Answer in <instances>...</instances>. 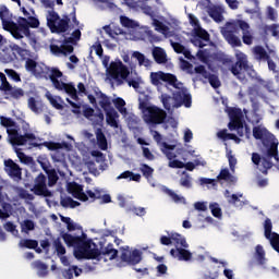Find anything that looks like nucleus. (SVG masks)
Wrapping results in <instances>:
<instances>
[{"label": "nucleus", "mask_w": 279, "mask_h": 279, "mask_svg": "<svg viewBox=\"0 0 279 279\" xmlns=\"http://www.w3.org/2000/svg\"><path fill=\"white\" fill-rule=\"evenodd\" d=\"M229 130H236L239 136H243V122H241L239 119H233L229 123Z\"/></svg>", "instance_id": "46"}, {"label": "nucleus", "mask_w": 279, "mask_h": 279, "mask_svg": "<svg viewBox=\"0 0 279 279\" xmlns=\"http://www.w3.org/2000/svg\"><path fill=\"white\" fill-rule=\"evenodd\" d=\"M196 58L204 64H208V61L210 60V50L208 49L198 50L196 53Z\"/></svg>", "instance_id": "47"}, {"label": "nucleus", "mask_w": 279, "mask_h": 279, "mask_svg": "<svg viewBox=\"0 0 279 279\" xmlns=\"http://www.w3.org/2000/svg\"><path fill=\"white\" fill-rule=\"evenodd\" d=\"M153 25L156 32L162 34L166 38H171V36H174L175 29H178V22L173 19L167 20L161 17L160 20H153Z\"/></svg>", "instance_id": "14"}, {"label": "nucleus", "mask_w": 279, "mask_h": 279, "mask_svg": "<svg viewBox=\"0 0 279 279\" xmlns=\"http://www.w3.org/2000/svg\"><path fill=\"white\" fill-rule=\"evenodd\" d=\"M10 19H11L10 9H8V7L5 5H2L0 8V20L2 22L4 29L10 32V34L12 35V23H15V22L10 21Z\"/></svg>", "instance_id": "26"}, {"label": "nucleus", "mask_w": 279, "mask_h": 279, "mask_svg": "<svg viewBox=\"0 0 279 279\" xmlns=\"http://www.w3.org/2000/svg\"><path fill=\"white\" fill-rule=\"evenodd\" d=\"M25 69L36 77H45V80H51V73H53V68H49L44 63H38L34 59L26 60Z\"/></svg>", "instance_id": "13"}, {"label": "nucleus", "mask_w": 279, "mask_h": 279, "mask_svg": "<svg viewBox=\"0 0 279 279\" xmlns=\"http://www.w3.org/2000/svg\"><path fill=\"white\" fill-rule=\"evenodd\" d=\"M22 132L23 134L19 133V126L7 130V134L11 145L16 147H23V145H27V143H33V141H36V134L32 132L29 123L25 121L22 122Z\"/></svg>", "instance_id": "5"}, {"label": "nucleus", "mask_w": 279, "mask_h": 279, "mask_svg": "<svg viewBox=\"0 0 279 279\" xmlns=\"http://www.w3.org/2000/svg\"><path fill=\"white\" fill-rule=\"evenodd\" d=\"M264 36H274L275 38H279V25H266L263 28Z\"/></svg>", "instance_id": "37"}, {"label": "nucleus", "mask_w": 279, "mask_h": 279, "mask_svg": "<svg viewBox=\"0 0 279 279\" xmlns=\"http://www.w3.org/2000/svg\"><path fill=\"white\" fill-rule=\"evenodd\" d=\"M21 228H22V232H25L27 234L28 232H32V230H35L36 225L34 223L33 220L26 219L21 225Z\"/></svg>", "instance_id": "55"}, {"label": "nucleus", "mask_w": 279, "mask_h": 279, "mask_svg": "<svg viewBox=\"0 0 279 279\" xmlns=\"http://www.w3.org/2000/svg\"><path fill=\"white\" fill-rule=\"evenodd\" d=\"M4 167H5V172L10 178L13 180H22L23 178V171L21 169V166H19L14 160L8 159L4 160Z\"/></svg>", "instance_id": "23"}, {"label": "nucleus", "mask_w": 279, "mask_h": 279, "mask_svg": "<svg viewBox=\"0 0 279 279\" xmlns=\"http://www.w3.org/2000/svg\"><path fill=\"white\" fill-rule=\"evenodd\" d=\"M107 75L116 82L117 86H123L124 82L130 77V68L123 64L122 60L118 59L111 61L107 69Z\"/></svg>", "instance_id": "9"}, {"label": "nucleus", "mask_w": 279, "mask_h": 279, "mask_svg": "<svg viewBox=\"0 0 279 279\" xmlns=\"http://www.w3.org/2000/svg\"><path fill=\"white\" fill-rule=\"evenodd\" d=\"M271 158H275V160L279 162L278 143L276 142L272 144V146L267 147L263 158L257 153L252 154L253 165H256V167H263V168H259V170L262 171V173H265V174H267L268 169H271L274 167V162H271Z\"/></svg>", "instance_id": "6"}, {"label": "nucleus", "mask_w": 279, "mask_h": 279, "mask_svg": "<svg viewBox=\"0 0 279 279\" xmlns=\"http://www.w3.org/2000/svg\"><path fill=\"white\" fill-rule=\"evenodd\" d=\"M170 45L175 51V53H183V56L187 58V60H191L193 58V56L191 54V51L186 50V48H184L182 44L178 41H173V39H170Z\"/></svg>", "instance_id": "31"}, {"label": "nucleus", "mask_w": 279, "mask_h": 279, "mask_svg": "<svg viewBox=\"0 0 279 279\" xmlns=\"http://www.w3.org/2000/svg\"><path fill=\"white\" fill-rule=\"evenodd\" d=\"M150 82L154 86H161L162 82H165L177 90L174 92V94L182 95V97H191V94H189V89L184 86V83L178 80V76H175V74L165 73L162 71L151 72Z\"/></svg>", "instance_id": "4"}, {"label": "nucleus", "mask_w": 279, "mask_h": 279, "mask_svg": "<svg viewBox=\"0 0 279 279\" xmlns=\"http://www.w3.org/2000/svg\"><path fill=\"white\" fill-rule=\"evenodd\" d=\"M120 23L122 27H126L128 29H136L140 26L138 22L131 20L125 15L120 16Z\"/></svg>", "instance_id": "40"}, {"label": "nucleus", "mask_w": 279, "mask_h": 279, "mask_svg": "<svg viewBox=\"0 0 279 279\" xmlns=\"http://www.w3.org/2000/svg\"><path fill=\"white\" fill-rule=\"evenodd\" d=\"M99 106L102 108L105 112L113 109L112 102H110V98L104 93L100 94Z\"/></svg>", "instance_id": "45"}, {"label": "nucleus", "mask_w": 279, "mask_h": 279, "mask_svg": "<svg viewBox=\"0 0 279 279\" xmlns=\"http://www.w3.org/2000/svg\"><path fill=\"white\" fill-rule=\"evenodd\" d=\"M68 191L75 197V199H80V202H88V195L84 193V185L72 182L68 186Z\"/></svg>", "instance_id": "24"}, {"label": "nucleus", "mask_w": 279, "mask_h": 279, "mask_svg": "<svg viewBox=\"0 0 279 279\" xmlns=\"http://www.w3.org/2000/svg\"><path fill=\"white\" fill-rule=\"evenodd\" d=\"M19 247L25 250H36L38 247V241L33 239H22L19 242Z\"/></svg>", "instance_id": "39"}, {"label": "nucleus", "mask_w": 279, "mask_h": 279, "mask_svg": "<svg viewBox=\"0 0 279 279\" xmlns=\"http://www.w3.org/2000/svg\"><path fill=\"white\" fill-rule=\"evenodd\" d=\"M41 145L47 147L49 151H58V149H62V144L58 142H44Z\"/></svg>", "instance_id": "60"}, {"label": "nucleus", "mask_w": 279, "mask_h": 279, "mask_svg": "<svg viewBox=\"0 0 279 279\" xmlns=\"http://www.w3.org/2000/svg\"><path fill=\"white\" fill-rule=\"evenodd\" d=\"M96 141L99 149H102V151L108 149V140L106 138V134H104L101 129H97L96 131Z\"/></svg>", "instance_id": "32"}, {"label": "nucleus", "mask_w": 279, "mask_h": 279, "mask_svg": "<svg viewBox=\"0 0 279 279\" xmlns=\"http://www.w3.org/2000/svg\"><path fill=\"white\" fill-rule=\"evenodd\" d=\"M62 71L58 68H52V72L50 74V82L52 83V86L57 90H64L66 95L71 97V99H74V101H77L80 97L77 96V89L75 88V85L73 83H64L60 81V77H62Z\"/></svg>", "instance_id": "10"}, {"label": "nucleus", "mask_w": 279, "mask_h": 279, "mask_svg": "<svg viewBox=\"0 0 279 279\" xmlns=\"http://www.w3.org/2000/svg\"><path fill=\"white\" fill-rule=\"evenodd\" d=\"M120 258L122 263H126V265H138L141 263V251L135 248V250H130V246H122L120 247Z\"/></svg>", "instance_id": "20"}, {"label": "nucleus", "mask_w": 279, "mask_h": 279, "mask_svg": "<svg viewBox=\"0 0 279 279\" xmlns=\"http://www.w3.org/2000/svg\"><path fill=\"white\" fill-rule=\"evenodd\" d=\"M27 104L29 110H32V112H34L35 114H40V112H43V107H40V102H38L36 98L29 97Z\"/></svg>", "instance_id": "43"}, {"label": "nucleus", "mask_w": 279, "mask_h": 279, "mask_svg": "<svg viewBox=\"0 0 279 279\" xmlns=\"http://www.w3.org/2000/svg\"><path fill=\"white\" fill-rule=\"evenodd\" d=\"M151 136L162 154L167 156L168 160H173V158H177V155L173 151L180 145L178 141H172L171 144H167V142H162V135L158 131H151Z\"/></svg>", "instance_id": "15"}, {"label": "nucleus", "mask_w": 279, "mask_h": 279, "mask_svg": "<svg viewBox=\"0 0 279 279\" xmlns=\"http://www.w3.org/2000/svg\"><path fill=\"white\" fill-rule=\"evenodd\" d=\"M141 171H142L144 178H146V180H148V182H151V178L154 175L153 168L147 165H142Z\"/></svg>", "instance_id": "56"}, {"label": "nucleus", "mask_w": 279, "mask_h": 279, "mask_svg": "<svg viewBox=\"0 0 279 279\" xmlns=\"http://www.w3.org/2000/svg\"><path fill=\"white\" fill-rule=\"evenodd\" d=\"M102 256L109 260H114V258L119 256V251L114 248L112 243H109L105 248L100 251V258Z\"/></svg>", "instance_id": "28"}, {"label": "nucleus", "mask_w": 279, "mask_h": 279, "mask_svg": "<svg viewBox=\"0 0 279 279\" xmlns=\"http://www.w3.org/2000/svg\"><path fill=\"white\" fill-rule=\"evenodd\" d=\"M29 27L36 29L40 27V21L36 16L19 17L17 23H11L12 36L16 40H22L23 34H29Z\"/></svg>", "instance_id": "8"}, {"label": "nucleus", "mask_w": 279, "mask_h": 279, "mask_svg": "<svg viewBox=\"0 0 279 279\" xmlns=\"http://www.w3.org/2000/svg\"><path fill=\"white\" fill-rule=\"evenodd\" d=\"M61 236H62L65 245H68V247H75V250H81L82 245L86 241L85 233H83L82 236H75V235H72L71 233H62Z\"/></svg>", "instance_id": "22"}, {"label": "nucleus", "mask_w": 279, "mask_h": 279, "mask_svg": "<svg viewBox=\"0 0 279 279\" xmlns=\"http://www.w3.org/2000/svg\"><path fill=\"white\" fill-rule=\"evenodd\" d=\"M4 73L10 80H13V82H21V74L16 72V70L5 69Z\"/></svg>", "instance_id": "59"}, {"label": "nucleus", "mask_w": 279, "mask_h": 279, "mask_svg": "<svg viewBox=\"0 0 279 279\" xmlns=\"http://www.w3.org/2000/svg\"><path fill=\"white\" fill-rule=\"evenodd\" d=\"M171 241L175 246V248L170 251L171 257L178 258V260H191L193 255L186 250V247H189L186 240L179 233H172Z\"/></svg>", "instance_id": "11"}, {"label": "nucleus", "mask_w": 279, "mask_h": 279, "mask_svg": "<svg viewBox=\"0 0 279 279\" xmlns=\"http://www.w3.org/2000/svg\"><path fill=\"white\" fill-rule=\"evenodd\" d=\"M208 14L216 23H221L223 21V9L220 7H211L208 10Z\"/></svg>", "instance_id": "33"}, {"label": "nucleus", "mask_w": 279, "mask_h": 279, "mask_svg": "<svg viewBox=\"0 0 279 279\" xmlns=\"http://www.w3.org/2000/svg\"><path fill=\"white\" fill-rule=\"evenodd\" d=\"M210 41V34L206 32L204 28H197L194 29V35L191 38L192 45L194 47H199V49H203V47H206L207 43Z\"/></svg>", "instance_id": "21"}, {"label": "nucleus", "mask_w": 279, "mask_h": 279, "mask_svg": "<svg viewBox=\"0 0 279 279\" xmlns=\"http://www.w3.org/2000/svg\"><path fill=\"white\" fill-rule=\"evenodd\" d=\"M263 226H264L265 239H267V241H269L274 251L279 253V234L271 231V230H274V223L271 222V219L266 218Z\"/></svg>", "instance_id": "19"}, {"label": "nucleus", "mask_w": 279, "mask_h": 279, "mask_svg": "<svg viewBox=\"0 0 279 279\" xmlns=\"http://www.w3.org/2000/svg\"><path fill=\"white\" fill-rule=\"evenodd\" d=\"M73 46L71 41H66V38L63 40V44L61 45V54L68 56V53H73Z\"/></svg>", "instance_id": "58"}, {"label": "nucleus", "mask_w": 279, "mask_h": 279, "mask_svg": "<svg viewBox=\"0 0 279 279\" xmlns=\"http://www.w3.org/2000/svg\"><path fill=\"white\" fill-rule=\"evenodd\" d=\"M0 125L7 128V130H14V128H17L16 122L12 118L5 116H0Z\"/></svg>", "instance_id": "44"}, {"label": "nucleus", "mask_w": 279, "mask_h": 279, "mask_svg": "<svg viewBox=\"0 0 279 279\" xmlns=\"http://www.w3.org/2000/svg\"><path fill=\"white\" fill-rule=\"evenodd\" d=\"M31 191L34 193V195L39 197H53V193L47 189V177H45L43 173H39L35 178V184Z\"/></svg>", "instance_id": "18"}, {"label": "nucleus", "mask_w": 279, "mask_h": 279, "mask_svg": "<svg viewBox=\"0 0 279 279\" xmlns=\"http://www.w3.org/2000/svg\"><path fill=\"white\" fill-rule=\"evenodd\" d=\"M218 182H228L234 184L236 182V177H234V172L228 168H221L219 174L217 175Z\"/></svg>", "instance_id": "27"}, {"label": "nucleus", "mask_w": 279, "mask_h": 279, "mask_svg": "<svg viewBox=\"0 0 279 279\" xmlns=\"http://www.w3.org/2000/svg\"><path fill=\"white\" fill-rule=\"evenodd\" d=\"M142 113L145 123H150L153 125H160V123H165V119H167V111L156 106L143 108Z\"/></svg>", "instance_id": "12"}, {"label": "nucleus", "mask_w": 279, "mask_h": 279, "mask_svg": "<svg viewBox=\"0 0 279 279\" xmlns=\"http://www.w3.org/2000/svg\"><path fill=\"white\" fill-rule=\"evenodd\" d=\"M16 53L17 56H21V53H23V48H21V46L13 44L11 46V50L9 51V53L7 54V62H13V60H16Z\"/></svg>", "instance_id": "36"}, {"label": "nucleus", "mask_w": 279, "mask_h": 279, "mask_svg": "<svg viewBox=\"0 0 279 279\" xmlns=\"http://www.w3.org/2000/svg\"><path fill=\"white\" fill-rule=\"evenodd\" d=\"M22 36L27 37L28 43L33 49H38V39L36 38V35L31 32L28 33H22Z\"/></svg>", "instance_id": "54"}, {"label": "nucleus", "mask_w": 279, "mask_h": 279, "mask_svg": "<svg viewBox=\"0 0 279 279\" xmlns=\"http://www.w3.org/2000/svg\"><path fill=\"white\" fill-rule=\"evenodd\" d=\"M47 177H48V186H56L58 184V172H56V169L48 170Z\"/></svg>", "instance_id": "49"}, {"label": "nucleus", "mask_w": 279, "mask_h": 279, "mask_svg": "<svg viewBox=\"0 0 279 279\" xmlns=\"http://www.w3.org/2000/svg\"><path fill=\"white\" fill-rule=\"evenodd\" d=\"M236 27L242 32V41L241 38L235 35ZM220 33L231 47H243V44L247 46L254 45V31H252L250 23L244 20L227 22L222 27H220Z\"/></svg>", "instance_id": "1"}, {"label": "nucleus", "mask_w": 279, "mask_h": 279, "mask_svg": "<svg viewBox=\"0 0 279 279\" xmlns=\"http://www.w3.org/2000/svg\"><path fill=\"white\" fill-rule=\"evenodd\" d=\"M159 99L165 110H167L169 113H173L174 110L182 108V106L185 108H191L192 105L191 96H182L181 94L172 93V96L168 94H161Z\"/></svg>", "instance_id": "7"}, {"label": "nucleus", "mask_w": 279, "mask_h": 279, "mask_svg": "<svg viewBox=\"0 0 279 279\" xmlns=\"http://www.w3.org/2000/svg\"><path fill=\"white\" fill-rule=\"evenodd\" d=\"M74 256L77 260H96V258H101V251L99 248H90V242H83L80 250H74Z\"/></svg>", "instance_id": "16"}, {"label": "nucleus", "mask_w": 279, "mask_h": 279, "mask_svg": "<svg viewBox=\"0 0 279 279\" xmlns=\"http://www.w3.org/2000/svg\"><path fill=\"white\" fill-rule=\"evenodd\" d=\"M181 69L182 71H186L190 75L195 74V69H193V64L186 60L181 61Z\"/></svg>", "instance_id": "64"}, {"label": "nucleus", "mask_w": 279, "mask_h": 279, "mask_svg": "<svg viewBox=\"0 0 279 279\" xmlns=\"http://www.w3.org/2000/svg\"><path fill=\"white\" fill-rule=\"evenodd\" d=\"M81 38L82 31H80V28H76L75 31H73L72 37L65 38V43H71L72 45H74V43H77V40H81Z\"/></svg>", "instance_id": "62"}, {"label": "nucleus", "mask_w": 279, "mask_h": 279, "mask_svg": "<svg viewBox=\"0 0 279 279\" xmlns=\"http://www.w3.org/2000/svg\"><path fill=\"white\" fill-rule=\"evenodd\" d=\"M253 136L257 141H263V145H265V147H272L274 143H278L276 136L269 133V131H267L263 125L253 128Z\"/></svg>", "instance_id": "17"}, {"label": "nucleus", "mask_w": 279, "mask_h": 279, "mask_svg": "<svg viewBox=\"0 0 279 279\" xmlns=\"http://www.w3.org/2000/svg\"><path fill=\"white\" fill-rule=\"evenodd\" d=\"M218 138H221L222 141H234L235 143H241V138L236 137V135L232 133H228L227 130L219 131L217 133Z\"/></svg>", "instance_id": "42"}, {"label": "nucleus", "mask_w": 279, "mask_h": 279, "mask_svg": "<svg viewBox=\"0 0 279 279\" xmlns=\"http://www.w3.org/2000/svg\"><path fill=\"white\" fill-rule=\"evenodd\" d=\"M113 104L120 114H128V108H125V100L121 97L113 99Z\"/></svg>", "instance_id": "48"}, {"label": "nucleus", "mask_w": 279, "mask_h": 279, "mask_svg": "<svg viewBox=\"0 0 279 279\" xmlns=\"http://www.w3.org/2000/svg\"><path fill=\"white\" fill-rule=\"evenodd\" d=\"M180 184L184 187V189H191V186H193L192 183V178L189 173L183 172L182 177L180 179Z\"/></svg>", "instance_id": "52"}, {"label": "nucleus", "mask_w": 279, "mask_h": 279, "mask_svg": "<svg viewBox=\"0 0 279 279\" xmlns=\"http://www.w3.org/2000/svg\"><path fill=\"white\" fill-rule=\"evenodd\" d=\"M33 267L34 269L39 270L40 276H47V270L49 269V266H47V264L38 259L33 263Z\"/></svg>", "instance_id": "51"}, {"label": "nucleus", "mask_w": 279, "mask_h": 279, "mask_svg": "<svg viewBox=\"0 0 279 279\" xmlns=\"http://www.w3.org/2000/svg\"><path fill=\"white\" fill-rule=\"evenodd\" d=\"M235 60L236 62L231 65L230 72L236 80L240 82H247V76L251 77V80H256V70H254L253 65H250L247 54L241 50H235Z\"/></svg>", "instance_id": "3"}, {"label": "nucleus", "mask_w": 279, "mask_h": 279, "mask_svg": "<svg viewBox=\"0 0 279 279\" xmlns=\"http://www.w3.org/2000/svg\"><path fill=\"white\" fill-rule=\"evenodd\" d=\"M118 180H129V182H141V174L134 173L130 170L122 172L118 178Z\"/></svg>", "instance_id": "34"}, {"label": "nucleus", "mask_w": 279, "mask_h": 279, "mask_svg": "<svg viewBox=\"0 0 279 279\" xmlns=\"http://www.w3.org/2000/svg\"><path fill=\"white\" fill-rule=\"evenodd\" d=\"M122 60L125 64H129L131 72L136 71V64H141V51H134L132 56L124 53L122 54Z\"/></svg>", "instance_id": "25"}, {"label": "nucleus", "mask_w": 279, "mask_h": 279, "mask_svg": "<svg viewBox=\"0 0 279 279\" xmlns=\"http://www.w3.org/2000/svg\"><path fill=\"white\" fill-rule=\"evenodd\" d=\"M45 8H50L46 13L47 26L49 27L52 34H66V31L71 28V17L66 14H63L60 17V14L53 10L56 8L54 0H41Z\"/></svg>", "instance_id": "2"}, {"label": "nucleus", "mask_w": 279, "mask_h": 279, "mask_svg": "<svg viewBox=\"0 0 279 279\" xmlns=\"http://www.w3.org/2000/svg\"><path fill=\"white\" fill-rule=\"evenodd\" d=\"M253 56L256 60H269V54L263 46H255L253 49Z\"/></svg>", "instance_id": "35"}, {"label": "nucleus", "mask_w": 279, "mask_h": 279, "mask_svg": "<svg viewBox=\"0 0 279 279\" xmlns=\"http://www.w3.org/2000/svg\"><path fill=\"white\" fill-rule=\"evenodd\" d=\"M105 112L108 125H110V128H119V122H117V119H119V112H117L114 108Z\"/></svg>", "instance_id": "29"}, {"label": "nucleus", "mask_w": 279, "mask_h": 279, "mask_svg": "<svg viewBox=\"0 0 279 279\" xmlns=\"http://www.w3.org/2000/svg\"><path fill=\"white\" fill-rule=\"evenodd\" d=\"M53 245L58 256H64L66 254V248L64 247V245H62V242L59 238L53 241Z\"/></svg>", "instance_id": "57"}, {"label": "nucleus", "mask_w": 279, "mask_h": 279, "mask_svg": "<svg viewBox=\"0 0 279 279\" xmlns=\"http://www.w3.org/2000/svg\"><path fill=\"white\" fill-rule=\"evenodd\" d=\"M165 193L170 196V198L172 199V202H174V204H186V198L175 193L173 190L166 189Z\"/></svg>", "instance_id": "41"}, {"label": "nucleus", "mask_w": 279, "mask_h": 279, "mask_svg": "<svg viewBox=\"0 0 279 279\" xmlns=\"http://www.w3.org/2000/svg\"><path fill=\"white\" fill-rule=\"evenodd\" d=\"M205 166H206V161L195 159L194 162L190 161V162L183 163V169H186L187 171H193L195 167H205Z\"/></svg>", "instance_id": "50"}, {"label": "nucleus", "mask_w": 279, "mask_h": 279, "mask_svg": "<svg viewBox=\"0 0 279 279\" xmlns=\"http://www.w3.org/2000/svg\"><path fill=\"white\" fill-rule=\"evenodd\" d=\"M9 95L13 98V99H21V97L25 96V92L23 90V88L21 87H13L11 89V92H9Z\"/></svg>", "instance_id": "61"}, {"label": "nucleus", "mask_w": 279, "mask_h": 279, "mask_svg": "<svg viewBox=\"0 0 279 279\" xmlns=\"http://www.w3.org/2000/svg\"><path fill=\"white\" fill-rule=\"evenodd\" d=\"M153 56L157 64H167V52L160 47L153 49Z\"/></svg>", "instance_id": "30"}, {"label": "nucleus", "mask_w": 279, "mask_h": 279, "mask_svg": "<svg viewBox=\"0 0 279 279\" xmlns=\"http://www.w3.org/2000/svg\"><path fill=\"white\" fill-rule=\"evenodd\" d=\"M194 73H196V75H202V77H204L205 80H208V76L210 75V73H208V71L206 70V66L204 65L195 66Z\"/></svg>", "instance_id": "63"}, {"label": "nucleus", "mask_w": 279, "mask_h": 279, "mask_svg": "<svg viewBox=\"0 0 279 279\" xmlns=\"http://www.w3.org/2000/svg\"><path fill=\"white\" fill-rule=\"evenodd\" d=\"M254 258L257 260L258 265H265L267 258L265 257V248L263 245L258 244L255 247Z\"/></svg>", "instance_id": "38"}, {"label": "nucleus", "mask_w": 279, "mask_h": 279, "mask_svg": "<svg viewBox=\"0 0 279 279\" xmlns=\"http://www.w3.org/2000/svg\"><path fill=\"white\" fill-rule=\"evenodd\" d=\"M227 158L229 161V168L232 173L236 171V158L232 155V150H227Z\"/></svg>", "instance_id": "53"}]
</instances>
